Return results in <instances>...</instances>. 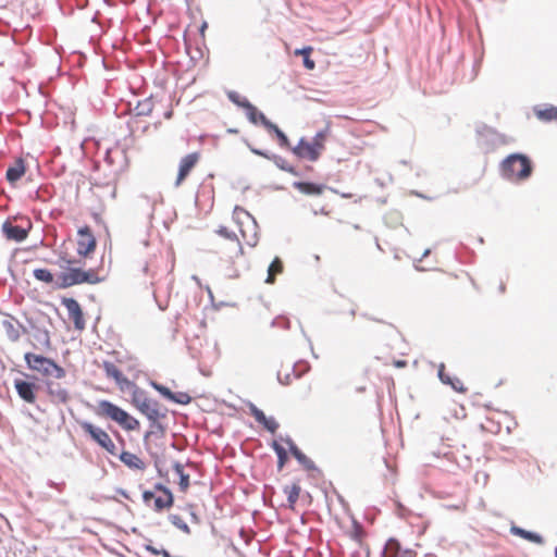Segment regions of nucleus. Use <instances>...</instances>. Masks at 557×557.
Wrapping results in <instances>:
<instances>
[{"label":"nucleus","mask_w":557,"mask_h":557,"mask_svg":"<svg viewBox=\"0 0 557 557\" xmlns=\"http://www.w3.org/2000/svg\"><path fill=\"white\" fill-rule=\"evenodd\" d=\"M75 261L66 257H61L57 262L61 269H66L65 272H60L55 277V288L65 289L79 284H98L102 278L94 269L83 270L74 268L72 264Z\"/></svg>","instance_id":"1"},{"label":"nucleus","mask_w":557,"mask_h":557,"mask_svg":"<svg viewBox=\"0 0 557 557\" xmlns=\"http://www.w3.org/2000/svg\"><path fill=\"white\" fill-rule=\"evenodd\" d=\"M500 173L510 182L524 181L532 174V163L525 154L512 153L503 160Z\"/></svg>","instance_id":"2"},{"label":"nucleus","mask_w":557,"mask_h":557,"mask_svg":"<svg viewBox=\"0 0 557 557\" xmlns=\"http://www.w3.org/2000/svg\"><path fill=\"white\" fill-rule=\"evenodd\" d=\"M145 406L146 407L140 408L139 412L149 421L150 430L144 435V443L147 445L148 438L151 435L162 436L165 432V426L159 421L160 419H164V412H160V403L156 399L148 398Z\"/></svg>","instance_id":"3"},{"label":"nucleus","mask_w":557,"mask_h":557,"mask_svg":"<svg viewBox=\"0 0 557 557\" xmlns=\"http://www.w3.org/2000/svg\"><path fill=\"white\" fill-rule=\"evenodd\" d=\"M233 218L239 225L242 236L246 244L255 247L258 243V224L255 218L239 206L234 208Z\"/></svg>","instance_id":"4"},{"label":"nucleus","mask_w":557,"mask_h":557,"mask_svg":"<svg viewBox=\"0 0 557 557\" xmlns=\"http://www.w3.org/2000/svg\"><path fill=\"white\" fill-rule=\"evenodd\" d=\"M99 408L101 409V412L103 414L121 424L122 428L127 431H135L138 430L140 426V423L136 418L132 417L124 409L120 408L119 406L114 405L109 400H101L99 403Z\"/></svg>","instance_id":"5"},{"label":"nucleus","mask_w":557,"mask_h":557,"mask_svg":"<svg viewBox=\"0 0 557 557\" xmlns=\"http://www.w3.org/2000/svg\"><path fill=\"white\" fill-rule=\"evenodd\" d=\"M78 423L84 432L87 433L91 440L102 447L108 454L117 456L116 446L104 430L94 425L89 421H79Z\"/></svg>","instance_id":"6"},{"label":"nucleus","mask_w":557,"mask_h":557,"mask_svg":"<svg viewBox=\"0 0 557 557\" xmlns=\"http://www.w3.org/2000/svg\"><path fill=\"white\" fill-rule=\"evenodd\" d=\"M24 360L30 370L37 371L45 376L50 375L51 368L54 362V360L51 358L45 357L42 355H36L33 352H26L24 355Z\"/></svg>","instance_id":"7"},{"label":"nucleus","mask_w":557,"mask_h":557,"mask_svg":"<svg viewBox=\"0 0 557 557\" xmlns=\"http://www.w3.org/2000/svg\"><path fill=\"white\" fill-rule=\"evenodd\" d=\"M317 144H312L311 141H308L306 138L301 137L297 146L292 148V152L299 159L314 162L321 156V151L317 149Z\"/></svg>","instance_id":"8"},{"label":"nucleus","mask_w":557,"mask_h":557,"mask_svg":"<svg viewBox=\"0 0 557 557\" xmlns=\"http://www.w3.org/2000/svg\"><path fill=\"white\" fill-rule=\"evenodd\" d=\"M77 255L86 257L96 248V238L89 226L85 225L77 231Z\"/></svg>","instance_id":"9"},{"label":"nucleus","mask_w":557,"mask_h":557,"mask_svg":"<svg viewBox=\"0 0 557 557\" xmlns=\"http://www.w3.org/2000/svg\"><path fill=\"white\" fill-rule=\"evenodd\" d=\"M247 146L253 154L263 157L272 161L280 170L288 172L295 176L299 175L298 171L293 165L288 164V162L283 157L268 150L255 148L249 144H247Z\"/></svg>","instance_id":"10"},{"label":"nucleus","mask_w":557,"mask_h":557,"mask_svg":"<svg viewBox=\"0 0 557 557\" xmlns=\"http://www.w3.org/2000/svg\"><path fill=\"white\" fill-rule=\"evenodd\" d=\"M281 440L288 446V449L290 454L296 458V460L304 467L307 471L317 472L318 474H321V470L315 466V463L307 457L295 444V442L289 437L286 436L285 438Z\"/></svg>","instance_id":"11"},{"label":"nucleus","mask_w":557,"mask_h":557,"mask_svg":"<svg viewBox=\"0 0 557 557\" xmlns=\"http://www.w3.org/2000/svg\"><path fill=\"white\" fill-rule=\"evenodd\" d=\"M61 304L66 308L69 318L73 320L74 326L78 331L85 329V320L79 304L74 298H62Z\"/></svg>","instance_id":"12"},{"label":"nucleus","mask_w":557,"mask_h":557,"mask_svg":"<svg viewBox=\"0 0 557 557\" xmlns=\"http://www.w3.org/2000/svg\"><path fill=\"white\" fill-rule=\"evenodd\" d=\"M199 159V152L188 153L181 159L175 186L181 185V183L187 177L193 168L198 163Z\"/></svg>","instance_id":"13"},{"label":"nucleus","mask_w":557,"mask_h":557,"mask_svg":"<svg viewBox=\"0 0 557 557\" xmlns=\"http://www.w3.org/2000/svg\"><path fill=\"white\" fill-rule=\"evenodd\" d=\"M46 392L53 404H66L70 400V393L59 383L51 380L45 382Z\"/></svg>","instance_id":"14"},{"label":"nucleus","mask_w":557,"mask_h":557,"mask_svg":"<svg viewBox=\"0 0 557 557\" xmlns=\"http://www.w3.org/2000/svg\"><path fill=\"white\" fill-rule=\"evenodd\" d=\"M14 387L16 389L17 395L20 398H22L24 401L28 404H34L36 400V389L37 386L35 383H30L27 381H23L20 379L14 380Z\"/></svg>","instance_id":"15"},{"label":"nucleus","mask_w":557,"mask_h":557,"mask_svg":"<svg viewBox=\"0 0 557 557\" xmlns=\"http://www.w3.org/2000/svg\"><path fill=\"white\" fill-rule=\"evenodd\" d=\"M124 389L131 393L132 404L139 411L141 407H146L145 404L149 398L145 389L140 388L135 382L126 381Z\"/></svg>","instance_id":"16"},{"label":"nucleus","mask_w":557,"mask_h":557,"mask_svg":"<svg viewBox=\"0 0 557 557\" xmlns=\"http://www.w3.org/2000/svg\"><path fill=\"white\" fill-rule=\"evenodd\" d=\"M2 232L7 239L14 240L16 243L25 240L28 235V230L20 225L12 224L10 221H5L2 224Z\"/></svg>","instance_id":"17"},{"label":"nucleus","mask_w":557,"mask_h":557,"mask_svg":"<svg viewBox=\"0 0 557 557\" xmlns=\"http://www.w3.org/2000/svg\"><path fill=\"white\" fill-rule=\"evenodd\" d=\"M2 327L4 329L8 338L12 342L20 339V329L23 333H27V330L18 321H16L14 317L10 314H8V319L2 321Z\"/></svg>","instance_id":"18"},{"label":"nucleus","mask_w":557,"mask_h":557,"mask_svg":"<svg viewBox=\"0 0 557 557\" xmlns=\"http://www.w3.org/2000/svg\"><path fill=\"white\" fill-rule=\"evenodd\" d=\"M263 127L269 132L273 133L278 141L280 147L282 148H290V143L286 134L273 122H271L268 117H262Z\"/></svg>","instance_id":"19"},{"label":"nucleus","mask_w":557,"mask_h":557,"mask_svg":"<svg viewBox=\"0 0 557 557\" xmlns=\"http://www.w3.org/2000/svg\"><path fill=\"white\" fill-rule=\"evenodd\" d=\"M293 187L298 189L302 194L310 195V196L321 195L324 191V189H326V185H324V184H315V183H311V182H300V181L294 182Z\"/></svg>","instance_id":"20"},{"label":"nucleus","mask_w":557,"mask_h":557,"mask_svg":"<svg viewBox=\"0 0 557 557\" xmlns=\"http://www.w3.org/2000/svg\"><path fill=\"white\" fill-rule=\"evenodd\" d=\"M309 370V364L307 362L300 361L295 363L292 370V373H286L284 376L281 373H277V381L283 385H288L292 382V374L295 377H300L304 373Z\"/></svg>","instance_id":"21"},{"label":"nucleus","mask_w":557,"mask_h":557,"mask_svg":"<svg viewBox=\"0 0 557 557\" xmlns=\"http://www.w3.org/2000/svg\"><path fill=\"white\" fill-rule=\"evenodd\" d=\"M120 460L131 469L145 470L146 463L135 454L129 451H122L119 455Z\"/></svg>","instance_id":"22"},{"label":"nucleus","mask_w":557,"mask_h":557,"mask_svg":"<svg viewBox=\"0 0 557 557\" xmlns=\"http://www.w3.org/2000/svg\"><path fill=\"white\" fill-rule=\"evenodd\" d=\"M103 369H104L106 374L109 377L114 379L116 384H119L121 386V388L124 389V386L126 385V381H129V380L126 376H124L122 371L115 364H113L112 362H109V361L104 362Z\"/></svg>","instance_id":"23"},{"label":"nucleus","mask_w":557,"mask_h":557,"mask_svg":"<svg viewBox=\"0 0 557 557\" xmlns=\"http://www.w3.org/2000/svg\"><path fill=\"white\" fill-rule=\"evenodd\" d=\"M154 108L152 96L138 100L136 106L132 109L136 116H148Z\"/></svg>","instance_id":"24"},{"label":"nucleus","mask_w":557,"mask_h":557,"mask_svg":"<svg viewBox=\"0 0 557 557\" xmlns=\"http://www.w3.org/2000/svg\"><path fill=\"white\" fill-rule=\"evenodd\" d=\"M510 533L540 545L544 544V539L541 534L524 530L517 525H512L510 528Z\"/></svg>","instance_id":"25"},{"label":"nucleus","mask_w":557,"mask_h":557,"mask_svg":"<svg viewBox=\"0 0 557 557\" xmlns=\"http://www.w3.org/2000/svg\"><path fill=\"white\" fill-rule=\"evenodd\" d=\"M25 173V165L22 159H17L15 163L8 168L5 177L10 183H15Z\"/></svg>","instance_id":"26"},{"label":"nucleus","mask_w":557,"mask_h":557,"mask_svg":"<svg viewBox=\"0 0 557 557\" xmlns=\"http://www.w3.org/2000/svg\"><path fill=\"white\" fill-rule=\"evenodd\" d=\"M33 336L44 348L49 349L51 347L50 333L47 329L33 325Z\"/></svg>","instance_id":"27"},{"label":"nucleus","mask_w":557,"mask_h":557,"mask_svg":"<svg viewBox=\"0 0 557 557\" xmlns=\"http://www.w3.org/2000/svg\"><path fill=\"white\" fill-rule=\"evenodd\" d=\"M248 121L255 125L261 124L263 126V119L267 117L261 111H259L251 102L247 103L244 109Z\"/></svg>","instance_id":"28"},{"label":"nucleus","mask_w":557,"mask_h":557,"mask_svg":"<svg viewBox=\"0 0 557 557\" xmlns=\"http://www.w3.org/2000/svg\"><path fill=\"white\" fill-rule=\"evenodd\" d=\"M174 503L173 494L158 496L153 498V509L158 512L164 510L165 508L172 507Z\"/></svg>","instance_id":"29"},{"label":"nucleus","mask_w":557,"mask_h":557,"mask_svg":"<svg viewBox=\"0 0 557 557\" xmlns=\"http://www.w3.org/2000/svg\"><path fill=\"white\" fill-rule=\"evenodd\" d=\"M300 486L297 483L284 486V493L287 495V503L289 508H294V505L298 500Z\"/></svg>","instance_id":"30"},{"label":"nucleus","mask_w":557,"mask_h":557,"mask_svg":"<svg viewBox=\"0 0 557 557\" xmlns=\"http://www.w3.org/2000/svg\"><path fill=\"white\" fill-rule=\"evenodd\" d=\"M535 114L545 122L557 121V107L549 106L545 109H535Z\"/></svg>","instance_id":"31"},{"label":"nucleus","mask_w":557,"mask_h":557,"mask_svg":"<svg viewBox=\"0 0 557 557\" xmlns=\"http://www.w3.org/2000/svg\"><path fill=\"white\" fill-rule=\"evenodd\" d=\"M283 271L282 261L276 257L268 268V277L265 278L267 284H273L275 275Z\"/></svg>","instance_id":"32"},{"label":"nucleus","mask_w":557,"mask_h":557,"mask_svg":"<svg viewBox=\"0 0 557 557\" xmlns=\"http://www.w3.org/2000/svg\"><path fill=\"white\" fill-rule=\"evenodd\" d=\"M401 549L400 543L396 539H389L384 546L382 557H393L398 555Z\"/></svg>","instance_id":"33"},{"label":"nucleus","mask_w":557,"mask_h":557,"mask_svg":"<svg viewBox=\"0 0 557 557\" xmlns=\"http://www.w3.org/2000/svg\"><path fill=\"white\" fill-rule=\"evenodd\" d=\"M33 275L36 280H38L40 282H45L48 284H50V283L55 284V278H54L53 274L48 269H44V268L35 269L33 272Z\"/></svg>","instance_id":"34"},{"label":"nucleus","mask_w":557,"mask_h":557,"mask_svg":"<svg viewBox=\"0 0 557 557\" xmlns=\"http://www.w3.org/2000/svg\"><path fill=\"white\" fill-rule=\"evenodd\" d=\"M330 133V127L325 126L323 129L319 131L311 140L312 144L318 145L317 149H319L321 152L324 150V143Z\"/></svg>","instance_id":"35"},{"label":"nucleus","mask_w":557,"mask_h":557,"mask_svg":"<svg viewBox=\"0 0 557 557\" xmlns=\"http://www.w3.org/2000/svg\"><path fill=\"white\" fill-rule=\"evenodd\" d=\"M226 96H227V99L234 103L235 106L239 107V108H243L245 109L247 103H249L250 101L246 98V97H243L240 96L237 91L235 90H228L226 92Z\"/></svg>","instance_id":"36"},{"label":"nucleus","mask_w":557,"mask_h":557,"mask_svg":"<svg viewBox=\"0 0 557 557\" xmlns=\"http://www.w3.org/2000/svg\"><path fill=\"white\" fill-rule=\"evenodd\" d=\"M169 520L175 528L183 531L185 534H190V528L181 516L171 513L169 515Z\"/></svg>","instance_id":"37"},{"label":"nucleus","mask_w":557,"mask_h":557,"mask_svg":"<svg viewBox=\"0 0 557 557\" xmlns=\"http://www.w3.org/2000/svg\"><path fill=\"white\" fill-rule=\"evenodd\" d=\"M150 386L156 389L160 395H162L165 399L171 401V398H174V392H172L169 387L156 382L151 381Z\"/></svg>","instance_id":"38"},{"label":"nucleus","mask_w":557,"mask_h":557,"mask_svg":"<svg viewBox=\"0 0 557 557\" xmlns=\"http://www.w3.org/2000/svg\"><path fill=\"white\" fill-rule=\"evenodd\" d=\"M310 52H311L310 47H305L302 49L296 50V54L304 55V66L308 70H313L315 66V63L312 59H310Z\"/></svg>","instance_id":"39"},{"label":"nucleus","mask_w":557,"mask_h":557,"mask_svg":"<svg viewBox=\"0 0 557 557\" xmlns=\"http://www.w3.org/2000/svg\"><path fill=\"white\" fill-rule=\"evenodd\" d=\"M247 407L249 409V413L256 419L258 423L261 424L262 422H265L267 416L253 403L248 401Z\"/></svg>","instance_id":"40"},{"label":"nucleus","mask_w":557,"mask_h":557,"mask_svg":"<svg viewBox=\"0 0 557 557\" xmlns=\"http://www.w3.org/2000/svg\"><path fill=\"white\" fill-rule=\"evenodd\" d=\"M116 158L124 159L125 156L119 149H115V150L108 149L106 152V156H104V162L109 166H113Z\"/></svg>","instance_id":"41"},{"label":"nucleus","mask_w":557,"mask_h":557,"mask_svg":"<svg viewBox=\"0 0 557 557\" xmlns=\"http://www.w3.org/2000/svg\"><path fill=\"white\" fill-rule=\"evenodd\" d=\"M216 233L222 236V237H225L227 239H231V240H236L237 242V245H238V250L239 252L243 251V247L242 245L239 244L238 239H237V236L234 232L230 231L227 227L225 226H220L216 231Z\"/></svg>","instance_id":"42"},{"label":"nucleus","mask_w":557,"mask_h":557,"mask_svg":"<svg viewBox=\"0 0 557 557\" xmlns=\"http://www.w3.org/2000/svg\"><path fill=\"white\" fill-rule=\"evenodd\" d=\"M271 327L288 330L290 327V321L286 317L280 315L272 320Z\"/></svg>","instance_id":"43"},{"label":"nucleus","mask_w":557,"mask_h":557,"mask_svg":"<svg viewBox=\"0 0 557 557\" xmlns=\"http://www.w3.org/2000/svg\"><path fill=\"white\" fill-rule=\"evenodd\" d=\"M171 401L180 405H188L191 401V397L186 392L174 393V398Z\"/></svg>","instance_id":"44"},{"label":"nucleus","mask_w":557,"mask_h":557,"mask_svg":"<svg viewBox=\"0 0 557 557\" xmlns=\"http://www.w3.org/2000/svg\"><path fill=\"white\" fill-rule=\"evenodd\" d=\"M65 374H66L65 370L54 361L49 376H52V377L59 380V379H63L65 376Z\"/></svg>","instance_id":"45"},{"label":"nucleus","mask_w":557,"mask_h":557,"mask_svg":"<svg viewBox=\"0 0 557 557\" xmlns=\"http://www.w3.org/2000/svg\"><path fill=\"white\" fill-rule=\"evenodd\" d=\"M261 424L271 433H275L280 426L277 421L273 417H267L265 422H262Z\"/></svg>","instance_id":"46"},{"label":"nucleus","mask_w":557,"mask_h":557,"mask_svg":"<svg viewBox=\"0 0 557 557\" xmlns=\"http://www.w3.org/2000/svg\"><path fill=\"white\" fill-rule=\"evenodd\" d=\"M454 391L458 393H466L467 388L463 386V383L456 376L451 377L450 383H448Z\"/></svg>","instance_id":"47"},{"label":"nucleus","mask_w":557,"mask_h":557,"mask_svg":"<svg viewBox=\"0 0 557 557\" xmlns=\"http://www.w3.org/2000/svg\"><path fill=\"white\" fill-rule=\"evenodd\" d=\"M444 370H445V364H444V363H441V364L438 366L437 376H438L440 381H441L443 384L447 385L448 383H450V380H451V377H453V376H450V375L446 374V373L444 372Z\"/></svg>","instance_id":"48"},{"label":"nucleus","mask_w":557,"mask_h":557,"mask_svg":"<svg viewBox=\"0 0 557 557\" xmlns=\"http://www.w3.org/2000/svg\"><path fill=\"white\" fill-rule=\"evenodd\" d=\"M181 491L185 492L189 486V474L185 473L180 476L178 482Z\"/></svg>","instance_id":"49"},{"label":"nucleus","mask_w":557,"mask_h":557,"mask_svg":"<svg viewBox=\"0 0 557 557\" xmlns=\"http://www.w3.org/2000/svg\"><path fill=\"white\" fill-rule=\"evenodd\" d=\"M271 447L275 451L276 456L286 454L285 448L277 441H273L271 443Z\"/></svg>","instance_id":"50"},{"label":"nucleus","mask_w":557,"mask_h":557,"mask_svg":"<svg viewBox=\"0 0 557 557\" xmlns=\"http://www.w3.org/2000/svg\"><path fill=\"white\" fill-rule=\"evenodd\" d=\"M271 447L275 451L276 456L286 454L285 448L277 441H273L271 443Z\"/></svg>","instance_id":"51"},{"label":"nucleus","mask_w":557,"mask_h":557,"mask_svg":"<svg viewBox=\"0 0 557 557\" xmlns=\"http://www.w3.org/2000/svg\"><path fill=\"white\" fill-rule=\"evenodd\" d=\"M271 447L275 451L276 456L286 454L285 448L277 441H273L271 443Z\"/></svg>","instance_id":"52"},{"label":"nucleus","mask_w":557,"mask_h":557,"mask_svg":"<svg viewBox=\"0 0 557 557\" xmlns=\"http://www.w3.org/2000/svg\"><path fill=\"white\" fill-rule=\"evenodd\" d=\"M154 491L163 493V495H170L173 494L169 487L163 485L162 483H156L154 484Z\"/></svg>","instance_id":"53"},{"label":"nucleus","mask_w":557,"mask_h":557,"mask_svg":"<svg viewBox=\"0 0 557 557\" xmlns=\"http://www.w3.org/2000/svg\"><path fill=\"white\" fill-rule=\"evenodd\" d=\"M154 498V492L153 491H144L143 493V500L145 504H149L150 500H152Z\"/></svg>","instance_id":"54"},{"label":"nucleus","mask_w":557,"mask_h":557,"mask_svg":"<svg viewBox=\"0 0 557 557\" xmlns=\"http://www.w3.org/2000/svg\"><path fill=\"white\" fill-rule=\"evenodd\" d=\"M145 549L149 553H151L152 555H161V552L165 550L164 548H157L154 547L153 545L151 544H147L145 545Z\"/></svg>","instance_id":"55"},{"label":"nucleus","mask_w":557,"mask_h":557,"mask_svg":"<svg viewBox=\"0 0 557 557\" xmlns=\"http://www.w3.org/2000/svg\"><path fill=\"white\" fill-rule=\"evenodd\" d=\"M288 459L287 453L285 455L277 456V469L282 470Z\"/></svg>","instance_id":"56"},{"label":"nucleus","mask_w":557,"mask_h":557,"mask_svg":"<svg viewBox=\"0 0 557 557\" xmlns=\"http://www.w3.org/2000/svg\"><path fill=\"white\" fill-rule=\"evenodd\" d=\"M47 484L50 487L57 488L59 492H63V490L65 488V483L64 482L57 483V482H53V481L49 480Z\"/></svg>","instance_id":"57"},{"label":"nucleus","mask_w":557,"mask_h":557,"mask_svg":"<svg viewBox=\"0 0 557 557\" xmlns=\"http://www.w3.org/2000/svg\"><path fill=\"white\" fill-rule=\"evenodd\" d=\"M173 470L175 471V473L181 476L182 474H185L184 472V467L181 462L176 461L174 465H173Z\"/></svg>","instance_id":"58"},{"label":"nucleus","mask_w":557,"mask_h":557,"mask_svg":"<svg viewBox=\"0 0 557 557\" xmlns=\"http://www.w3.org/2000/svg\"><path fill=\"white\" fill-rule=\"evenodd\" d=\"M413 552L411 549H401L398 555H394L393 557H412Z\"/></svg>","instance_id":"59"},{"label":"nucleus","mask_w":557,"mask_h":557,"mask_svg":"<svg viewBox=\"0 0 557 557\" xmlns=\"http://www.w3.org/2000/svg\"><path fill=\"white\" fill-rule=\"evenodd\" d=\"M355 534L356 536H360L362 534L361 525L357 522H355Z\"/></svg>","instance_id":"60"},{"label":"nucleus","mask_w":557,"mask_h":557,"mask_svg":"<svg viewBox=\"0 0 557 557\" xmlns=\"http://www.w3.org/2000/svg\"><path fill=\"white\" fill-rule=\"evenodd\" d=\"M116 493H119L121 496H123L125 498H128L127 492L123 488H116Z\"/></svg>","instance_id":"61"},{"label":"nucleus","mask_w":557,"mask_h":557,"mask_svg":"<svg viewBox=\"0 0 557 557\" xmlns=\"http://www.w3.org/2000/svg\"><path fill=\"white\" fill-rule=\"evenodd\" d=\"M395 366L397 368H401V367H405L406 366V361L405 360H398L395 362Z\"/></svg>","instance_id":"62"},{"label":"nucleus","mask_w":557,"mask_h":557,"mask_svg":"<svg viewBox=\"0 0 557 557\" xmlns=\"http://www.w3.org/2000/svg\"><path fill=\"white\" fill-rule=\"evenodd\" d=\"M207 27H208V24L206 22H203L202 25L199 28V32H200L201 35L205 34V30H206Z\"/></svg>","instance_id":"63"},{"label":"nucleus","mask_w":557,"mask_h":557,"mask_svg":"<svg viewBox=\"0 0 557 557\" xmlns=\"http://www.w3.org/2000/svg\"><path fill=\"white\" fill-rule=\"evenodd\" d=\"M160 412H164V419H165V418H166V416H168V409H166L165 407H162V406L160 405Z\"/></svg>","instance_id":"64"}]
</instances>
